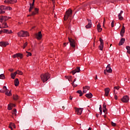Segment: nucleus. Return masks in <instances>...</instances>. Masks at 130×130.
Here are the masks:
<instances>
[{
    "label": "nucleus",
    "instance_id": "nucleus-23",
    "mask_svg": "<svg viewBox=\"0 0 130 130\" xmlns=\"http://www.w3.org/2000/svg\"><path fill=\"white\" fill-rule=\"evenodd\" d=\"M19 84H20V82H19V79L16 78L14 80V85L16 87H18L19 86Z\"/></svg>",
    "mask_w": 130,
    "mask_h": 130
},
{
    "label": "nucleus",
    "instance_id": "nucleus-45",
    "mask_svg": "<svg viewBox=\"0 0 130 130\" xmlns=\"http://www.w3.org/2000/svg\"><path fill=\"white\" fill-rule=\"evenodd\" d=\"M111 27H114V21H112L111 23Z\"/></svg>",
    "mask_w": 130,
    "mask_h": 130
},
{
    "label": "nucleus",
    "instance_id": "nucleus-58",
    "mask_svg": "<svg viewBox=\"0 0 130 130\" xmlns=\"http://www.w3.org/2000/svg\"><path fill=\"white\" fill-rule=\"evenodd\" d=\"M76 81H77V78H75V79L74 80L73 83H75V82H76Z\"/></svg>",
    "mask_w": 130,
    "mask_h": 130
},
{
    "label": "nucleus",
    "instance_id": "nucleus-46",
    "mask_svg": "<svg viewBox=\"0 0 130 130\" xmlns=\"http://www.w3.org/2000/svg\"><path fill=\"white\" fill-rule=\"evenodd\" d=\"M126 49H127V51H128V50H130V47L128 46H127L126 47Z\"/></svg>",
    "mask_w": 130,
    "mask_h": 130
},
{
    "label": "nucleus",
    "instance_id": "nucleus-64",
    "mask_svg": "<svg viewBox=\"0 0 130 130\" xmlns=\"http://www.w3.org/2000/svg\"><path fill=\"white\" fill-rule=\"evenodd\" d=\"M88 130H91V127H89Z\"/></svg>",
    "mask_w": 130,
    "mask_h": 130
},
{
    "label": "nucleus",
    "instance_id": "nucleus-15",
    "mask_svg": "<svg viewBox=\"0 0 130 130\" xmlns=\"http://www.w3.org/2000/svg\"><path fill=\"white\" fill-rule=\"evenodd\" d=\"M125 32V27H124V25H123L121 28V30L120 31V35L121 37H123V35H124Z\"/></svg>",
    "mask_w": 130,
    "mask_h": 130
},
{
    "label": "nucleus",
    "instance_id": "nucleus-13",
    "mask_svg": "<svg viewBox=\"0 0 130 130\" xmlns=\"http://www.w3.org/2000/svg\"><path fill=\"white\" fill-rule=\"evenodd\" d=\"M107 73H112V69H111V67L110 66V64L107 65L106 67V70Z\"/></svg>",
    "mask_w": 130,
    "mask_h": 130
},
{
    "label": "nucleus",
    "instance_id": "nucleus-34",
    "mask_svg": "<svg viewBox=\"0 0 130 130\" xmlns=\"http://www.w3.org/2000/svg\"><path fill=\"white\" fill-rule=\"evenodd\" d=\"M77 93H78V94H80V96L81 97V96H83V92H82V90H79L77 91Z\"/></svg>",
    "mask_w": 130,
    "mask_h": 130
},
{
    "label": "nucleus",
    "instance_id": "nucleus-27",
    "mask_svg": "<svg viewBox=\"0 0 130 130\" xmlns=\"http://www.w3.org/2000/svg\"><path fill=\"white\" fill-rule=\"evenodd\" d=\"M86 97L87 98H92V97H93V94H92V93L91 92H89V93H87L85 95Z\"/></svg>",
    "mask_w": 130,
    "mask_h": 130
},
{
    "label": "nucleus",
    "instance_id": "nucleus-56",
    "mask_svg": "<svg viewBox=\"0 0 130 130\" xmlns=\"http://www.w3.org/2000/svg\"><path fill=\"white\" fill-rule=\"evenodd\" d=\"M70 100H73V98H72V96H70Z\"/></svg>",
    "mask_w": 130,
    "mask_h": 130
},
{
    "label": "nucleus",
    "instance_id": "nucleus-30",
    "mask_svg": "<svg viewBox=\"0 0 130 130\" xmlns=\"http://www.w3.org/2000/svg\"><path fill=\"white\" fill-rule=\"evenodd\" d=\"M5 94L7 96H12V91H7L6 92Z\"/></svg>",
    "mask_w": 130,
    "mask_h": 130
},
{
    "label": "nucleus",
    "instance_id": "nucleus-3",
    "mask_svg": "<svg viewBox=\"0 0 130 130\" xmlns=\"http://www.w3.org/2000/svg\"><path fill=\"white\" fill-rule=\"evenodd\" d=\"M6 10H9V11H12V7H6L5 6H0V14H5V13H6V12L5 11H6ZM5 10V11H4Z\"/></svg>",
    "mask_w": 130,
    "mask_h": 130
},
{
    "label": "nucleus",
    "instance_id": "nucleus-44",
    "mask_svg": "<svg viewBox=\"0 0 130 130\" xmlns=\"http://www.w3.org/2000/svg\"><path fill=\"white\" fill-rule=\"evenodd\" d=\"M72 85L73 87H74V88H75V87H77V86H78V85L75 84V83H74V82L72 83Z\"/></svg>",
    "mask_w": 130,
    "mask_h": 130
},
{
    "label": "nucleus",
    "instance_id": "nucleus-19",
    "mask_svg": "<svg viewBox=\"0 0 130 130\" xmlns=\"http://www.w3.org/2000/svg\"><path fill=\"white\" fill-rule=\"evenodd\" d=\"M81 70H80V67H77L75 70L72 71V73L73 75H75L76 73H80V71Z\"/></svg>",
    "mask_w": 130,
    "mask_h": 130
},
{
    "label": "nucleus",
    "instance_id": "nucleus-51",
    "mask_svg": "<svg viewBox=\"0 0 130 130\" xmlns=\"http://www.w3.org/2000/svg\"><path fill=\"white\" fill-rule=\"evenodd\" d=\"M103 111L105 113V112H106V109H103Z\"/></svg>",
    "mask_w": 130,
    "mask_h": 130
},
{
    "label": "nucleus",
    "instance_id": "nucleus-55",
    "mask_svg": "<svg viewBox=\"0 0 130 130\" xmlns=\"http://www.w3.org/2000/svg\"><path fill=\"white\" fill-rule=\"evenodd\" d=\"M107 72V71L106 70H104V73L105 75H106Z\"/></svg>",
    "mask_w": 130,
    "mask_h": 130
},
{
    "label": "nucleus",
    "instance_id": "nucleus-48",
    "mask_svg": "<svg viewBox=\"0 0 130 130\" xmlns=\"http://www.w3.org/2000/svg\"><path fill=\"white\" fill-rule=\"evenodd\" d=\"M99 109H100V111L101 112H102V107H101V105H100Z\"/></svg>",
    "mask_w": 130,
    "mask_h": 130
},
{
    "label": "nucleus",
    "instance_id": "nucleus-8",
    "mask_svg": "<svg viewBox=\"0 0 130 130\" xmlns=\"http://www.w3.org/2000/svg\"><path fill=\"white\" fill-rule=\"evenodd\" d=\"M9 20V17L5 16H0V22L1 23L6 22V21Z\"/></svg>",
    "mask_w": 130,
    "mask_h": 130
},
{
    "label": "nucleus",
    "instance_id": "nucleus-26",
    "mask_svg": "<svg viewBox=\"0 0 130 130\" xmlns=\"http://www.w3.org/2000/svg\"><path fill=\"white\" fill-rule=\"evenodd\" d=\"M17 72H15L14 73H11V78L13 79V80L15 79L16 76L17 75Z\"/></svg>",
    "mask_w": 130,
    "mask_h": 130
},
{
    "label": "nucleus",
    "instance_id": "nucleus-53",
    "mask_svg": "<svg viewBox=\"0 0 130 130\" xmlns=\"http://www.w3.org/2000/svg\"><path fill=\"white\" fill-rule=\"evenodd\" d=\"M4 90L3 89H0V93H4Z\"/></svg>",
    "mask_w": 130,
    "mask_h": 130
},
{
    "label": "nucleus",
    "instance_id": "nucleus-9",
    "mask_svg": "<svg viewBox=\"0 0 130 130\" xmlns=\"http://www.w3.org/2000/svg\"><path fill=\"white\" fill-rule=\"evenodd\" d=\"M121 101L123 102L124 103H127L128 101H129V98L127 95L124 96L122 99H121Z\"/></svg>",
    "mask_w": 130,
    "mask_h": 130
},
{
    "label": "nucleus",
    "instance_id": "nucleus-47",
    "mask_svg": "<svg viewBox=\"0 0 130 130\" xmlns=\"http://www.w3.org/2000/svg\"><path fill=\"white\" fill-rule=\"evenodd\" d=\"M103 109H106V104H105V103H104V104H103Z\"/></svg>",
    "mask_w": 130,
    "mask_h": 130
},
{
    "label": "nucleus",
    "instance_id": "nucleus-62",
    "mask_svg": "<svg viewBox=\"0 0 130 130\" xmlns=\"http://www.w3.org/2000/svg\"><path fill=\"white\" fill-rule=\"evenodd\" d=\"M97 79H98V78L97 77V75H96L95 78V80H97Z\"/></svg>",
    "mask_w": 130,
    "mask_h": 130
},
{
    "label": "nucleus",
    "instance_id": "nucleus-1",
    "mask_svg": "<svg viewBox=\"0 0 130 130\" xmlns=\"http://www.w3.org/2000/svg\"><path fill=\"white\" fill-rule=\"evenodd\" d=\"M50 78V74L49 73H47L45 74H42L41 75V80L43 83H45V82H47L49 78Z\"/></svg>",
    "mask_w": 130,
    "mask_h": 130
},
{
    "label": "nucleus",
    "instance_id": "nucleus-49",
    "mask_svg": "<svg viewBox=\"0 0 130 130\" xmlns=\"http://www.w3.org/2000/svg\"><path fill=\"white\" fill-rule=\"evenodd\" d=\"M9 72H11V73L14 72V69H10L9 70Z\"/></svg>",
    "mask_w": 130,
    "mask_h": 130
},
{
    "label": "nucleus",
    "instance_id": "nucleus-35",
    "mask_svg": "<svg viewBox=\"0 0 130 130\" xmlns=\"http://www.w3.org/2000/svg\"><path fill=\"white\" fill-rule=\"evenodd\" d=\"M2 90H3L4 93H5V92H7L8 91V88H7V86H3Z\"/></svg>",
    "mask_w": 130,
    "mask_h": 130
},
{
    "label": "nucleus",
    "instance_id": "nucleus-36",
    "mask_svg": "<svg viewBox=\"0 0 130 130\" xmlns=\"http://www.w3.org/2000/svg\"><path fill=\"white\" fill-rule=\"evenodd\" d=\"M0 79H1L2 80L6 79V77H5V75H4V74L0 75Z\"/></svg>",
    "mask_w": 130,
    "mask_h": 130
},
{
    "label": "nucleus",
    "instance_id": "nucleus-39",
    "mask_svg": "<svg viewBox=\"0 0 130 130\" xmlns=\"http://www.w3.org/2000/svg\"><path fill=\"white\" fill-rule=\"evenodd\" d=\"M26 53H27V54L26 55L27 57H29V56H31V55H32L31 52L26 51Z\"/></svg>",
    "mask_w": 130,
    "mask_h": 130
},
{
    "label": "nucleus",
    "instance_id": "nucleus-12",
    "mask_svg": "<svg viewBox=\"0 0 130 130\" xmlns=\"http://www.w3.org/2000/svg\"><path fill=\"white\" fill-rule=\"evenodd\" d=\"M12 57H13V58H16V57H20V58H23V54H21L20 53H16L13 55Z\"/></svg>",
    "mask_w": 130,
    "mask_h": 130
},
{
    "label": "nucleus",
    "instance_id": "nucleus-52",
    "mask_svg": "<svg viewBox=\"0 0 130 130\" xmlns=\"http://www.w3.org/2000/svg\"><path fill=\"white\" fill-rule=\"evenodd\" d=\"M114 98H115V100H117V95H114Z\"/></svg>",
    "mask_w": 130,
    "mask_h": 130
},
{
    "label": "nucleus",
    "instance_id": "nucleus-50",
    "mask_svg": "<svg viewBox=\"0 0 130 130\" xmlns=\"http://www.w3.org/2000/svg\"><path fill=\"white\" fill-rule=\"evenodd\" d=\"M72 78H73V76H69L68 78L69 81H71V79H72Z\"/></svg>",
    "mask_w": 130,
    "mask_h": 130
},
{
    "label": "nucleus",
    "instance_id": "nucleus-33",
    "mask_svg": "<svg viewBox=\"0 0 130 130\" xmlns=\"http://www.w3.org/2000/svg\"><path fill=\"white\" fill-rule=\"evenodd\" d=\"M118 19H119V20H120L121 21L123 20V17H122V16H121V13H119L118 14Z\"/></svg>",
    "mask_w": 130,
    "mask_h": 130
},
{
    "label": "nucleus",
    "instance_id": "nucleus-32",
    "mask_svg": "<svg viewBox=\"0 0 130 130\" xmlns=\"http://www.w3.org/2000/svg\"><path fill=\"white\" fill-rule=\"evenodd\" d=\"M13 99L14 100H18V99H19V96L17 94L13 95Z\"/></svg>",
    "mask_w": 130,
    "mask_h": 130
},
{
    "label": "nucleus",
    "instance_id": "nucleus-43",
    "mask_svg": "<svg viewBox=\"0 0 130 130\" xmlns=\"http://www.w3.org/2000/svg\"><path fill=\"white\" fill-rule=\"evenodd\" d=\"M111 124L112 126H116V123L113 122H111Z\"/></svg>",
    "mask_w": 130,
    "mask_h": 130
},
{
    "label": "nucleus",
    "instance_id": "nucleus-10",
    "mask_svg": "<svg viewBox=\"0 0 130 130\" xmlns=\"http://www.w3.org/2000/svg\"><path fill=\"white\" fill-rule=\"evenodd\" d=\"M38 12H39V9L38 8H35V11L31 12L30 15H27V17L29 16H35V15H37L38 14Z\"/></svg>",
    "mask_w": 130,
    "mask_h": 130
},
{
    "label": "nucleus",
    "instance_id": "nucleus-37",
    "mask_svg": "<svg viewBox=\"0 0 130 130\" xmlns=\"http://www.w3.org/2000/svg\"><path fill=\"white\" fill-rule=\"evenodd\" d=\"M15 72H17V74L18 75H23V72L22 71H21L17 70Z\"/></svg>",
    "mask_w": 130,
    "mask_h": 130
},
{
    "label": "nucleus",
    "instance_id": "nucleus-7",
    "mask_svg": "<svg viewBox=\"0 0 130 130\" xmlns=\"http://www.w3.org/2000/svg\"><path fill=\"white\" fill-rule=\"evenodd\" d=\"M69 41L70 42V45L72 47H76V42L73 39L69 38Z\"/></svg>",
    "mask_w": 130,
    "mask_h": 130
},
{
    "label": "nucleus",
    "instance_id": "nucleus-60",
    "mask_svg": "<svg viewBox=\"0 0 130 130\" xmlns=\"http://www.w3.org/2000/svg\"><path fill=\"white\" fill-rule=\"evenodd\" d=\"M96 117H98L99 116V114H96Z\"/></svg>",
    "mask_w": 130,
    "mask_h": 130
},
{
    "label": "nucleus",
    "instance_id": "nucleus-2",
    "mask_svg": "<svg viewBox=\"0 0 130 130\" xmlns=\"http://www.w3.org/2000/svg\"><path fill=\"white\" fill-rule=\"evenodd\" d=\"M18 37H27L29 36V32L27 31L21 30L17 33Z\"/></svg>",
    "mask_w": 130,
    "mask_h": 130
},
{
    "label": "nucleus",
    "instance_id": "nucleus-57",
    "mask_svg": "<svg viewBox=\"0 0 130 130\" xmlns=\"http://www.w3.org/2000/svg\"><path fill=\"white\" fill-rule=\"evenodd\" d=\"M105 23V19H104L103 21V26H104V23Z\"/></svg>",
    "mask_w": 130,
    "mask_h": 130
},
{
    "label": "nucleus",
    "instance_id": "nucleus-40",
    "mask_svg": "<svg viewBox=\"0 0 130 130\" xmlns=\"http://www.w3.org/2000/svg\"><path fill=\"white\" fill-rule=\"evenodd\" d=\"M33 9H34V6H30V8L29 9L28 11L29 12H31V11H32V10H33Z\"/></svg>",
    "mask_w": 130,
    "mask_h": 130
},
{
    "label": "nucleus",
    "instance_id": "nucleus-29",
    "mask_svg": "<svg viewBox=\"0 0 130 130\" xmlns=\"http://www.w3.org/2000/svg\"><path fill=\"white\" fill-rule=\"evenodd\" d=\"M9 4H16L17 3V0H8L7 1Z\"/></svg>",
    "mask_w": 130,
    "mask_h": 130
},
{
    "label": "nucleus",
    "instance_id": "nucleus-18",
    "mask_svg": "<svg viewBox=\"0 0 130 130\" xmlns=\"http://www.w3.org/2000/svg\"><path fill=\"white\" fill-rule=\"evenodd\" d=\"M9 26L6 22H3L2 24H0V28L4 29V28H8Z\"/></svg>",
    "mask_w": 130,
    "mask_h": 130
},
{
    "label": "nucleus",
    "instance_id": "nucleus-22",
    "mask_svg": "<svg viewBox=\"0 0 130 130\" xmlns=\"http://www.w3.org/2000/svg\"><path fill=\"white\" fill-rule=\"evenodd\" d=\"M13 127H14V128H16V125H15L14 123L11 122L9 124V128L13 130Z\"/></svg>",
    "mask_w": 130,
    "mask_h": 130
},
{
    "label": "nucleus",
    "instance_id": "nucleus-17",
    "mask_svg": "<svg viewBox=\"0 0 130 130\" xmlns=\"http://www.w3.org/2000/svg\"><path fill=\"white\" fill-rule=\"evenodd\" d=\"M87 20L88 22V24L86 25L85 27L87 29H89L92 27V22H91V20L88 19H87Z\"/></svg>",
    "mask_w": 130,
    "mask_h": 130
},
{
    "label": "nucleus",
    "instance_id": "nucleus-42",
    "mask_svg": "<svg viewBox=\"0 0 130 130\" xmlns=\"http://www.w3.org/2000/svg\"><path fill=\"white\" fill-rule=\"evenodd\" d=\"M35 5V0H32V4H29V6H33L34 7V5Z\"/></svg>",
    "mask_w": 130,
    "mask_h": 130
},
{
    "label": "nucleus",
    "instance_id": "nucleus-20",
    "mask_svg": "<svg viewBox=\"0 0 130 130\" xmlns=\"http://www.w3.org/2000/svg\"><path fill=\"white\" fill-rule=\"evenodd\" d=\"M110 91V89L109 88H106L105 89V96H108L109 95V92Z\"/></svg>",
    "mask_w": 130,
    "mask_h": 130
},
{
    "label": "nucleus",
    "instance_id": "nucleus-31",
    "mask_svg": "<svg viewBox=\"0 0 130 130\" xmlns=\"http://www.w3.org/2000/svg\"><path fill=\"white\" fill-rule=\"evenodd\" d=\"M13 115L16 116L17 115V109H14L12 112Z\"/></svg>",
    "mask_w": 130,
    "mask_h": 130
},
{
    "label": "nucleus",
    "instance_id": "nucleus-28",
    "mask_svg": "<svg viewBox=\"0 0 130 130\" xmlns=\"http://www.w3.org/2000/svg\"><path fill=\"white\" fill-rule=\"evenodd\" d=\"M3 33H6L7 34H11L12 30H9L8 29H3Z\"/></svg>",
    "mask_w": 130,
    "mask_h": 130
},
{
    "label": "nucleus",
    "instance_id": "nucleus-11",
    "mask_svg": "<svg viewBox=\"0 0 130 130\" xmlns=\"http://www.w3.org/2000/svg\"><path fill=\"white\" fill-rule=\"evenodd\" d=\"M36 38L38 40H41L42 38V34H41V31H39L38 34H36Z\"/></svg>",
    "mask_w": 130,
    "mask_h": 130
},
{
    "label": "nucleus",
    "instance_id": "nucleus-4",
    "mask_svg": "<svg viewBox=\"0 0 130 130\" xmlns=\"http://www.w3.org/2000/svg\"><path fill=\"white\" fill-rule=\"evenodd\" d=\"M72 14H73V12L72 11V10H71V9H69L66 12V14L64 16V21H67V20H68V19H69V17H71V16H72Z\"/></svg>",
    "mask_w": 130,
    "mask_h": 130
},
{
    "label": "nucleus",
    "instance_id": "nucleus-16",
    "mask_svg": "<svg viewBox=\"0 0 130 130\" xmlns=\"http://www.w3.org/2000/svg\"><path fill=\"white\" fill-rule=\"evenodd\" d=\"M90 90V86H85L83 87V93H87V91Z\"/></svg>",
    "mask_w": 130,
    "mask_h": 130
},
{
    "label": "nucleus",
    "instance_id": "nucleus-25",
    "mask_svg": "<svg viewBox=\"0 0 130 130\" xmlns=\"http://www.w3.org/2000/svg\"><path fill=\"white\" fill-rule=\"evenodd\" d=\"M125 41V39H124V38H122V39L120 40V42H119V45L120 46L121 45H122L123 44V43H124Z\"/></svg>",
    "mask_w": 130,
    "mask_h": 130
},
{
    "label": "nucleus",
    "instance_id": "nucleus-59",
    "mask_svg": "<svg viewBox=\"0 0 130 130\" xmlns=\"http://www.w3.org/2000/svg\"><path fill=\"white\" fill-rule=\"evenodd\" d=\"M4 3H8V4H9V2H8V0H5V1H4Z\"/></svg>",
    "mask_w": 130,
    "mask_h": 130
},
{
    "label": "nucleus",
    "instance_id": "nucleus-24",
    "mask_svg": "<svg viewBox=\"0 0 130 130\" xmlns=\"http://www.w3.org/2000/svg\"><path fill=\"white\" fill-rule=\"evenodd\" d=\"M97 30L98 32H101L102 31V28H101V25L100 23H99L97 25Z\"/></svg>",
    "mask_w": 130,
    "mask_h": 130
},
{
    "label": "nucleus",
    "instance_id": "nucleus-61",
    "mask_svg": "<svg viewBox=\"0 0 130 130\" xmlns=\"http://www.w3.org/2000/svg\"><path fill=\"white\" fill-rule=\"evenodd\" d=\"M122 13H123V11H121L120 14H121V15H122Z\"/></svg>",
    "mask_w": 130,
    "mask_h": 130
},
{
    "label": "nucleus",
    "instance_id": "nucleus-14",
    "mask_svg": "<svg viewBox=\"0 0 130 130\" xmlns=\"http://www.w3.org/2000/svg\"><path fill=\"white\" fill-rule=\"evenodd\" d=\"M8 45H9L8 42H0V46L2 47H6Z\"/></svg>",
    "mask_w": 130,
    "mask_h": 130
},
{
    "label": "nucleus",
    "instance_id": "nucleus-21",
    "mask_svg": "<svg viewBox=\"0 0 130 130\" xmlns=\"http://www.w3.org/2000/svg\"><path fill=\"white\" fill-rule=\"evenodd\" d=\"M12 107H16V105L14 104H10L8 105V110H12Z\"/></svg>",
    "mask_w": 130,
    "mask_h": 130
},
{
    "label": "nucleus",
    "instance_id": "nucleus-5",
    "mask_svg": "<svg viewBox=\"0 0 130 130\" xmlns=\"http://www.w3.org/2000/svg\"><path fill=\"white\" fill-rule=\"evenodd\" d=\"M100 45L99 46V48L100 50H103L104 47V42H103V39L102 38H100Z\"/></svg>",
    "mask_w": 130,
    "mask_h": 130
},
{
    "label": "nucleus",
    "instance_id": "nucleus-63",
    "mask_svg": "<svg viewBox=\"0 0 130 130\" xmlns=\"http://www.w3.org/2000/svg\"><path fill=\"white\" fill-rule=\"evenodd\" d=\"M127 52H128V53H129V54H130V50H129L128 51H127Z\"/></svg>",
    "mask_w": 130,
    "mask_h": 130
},
{
    "label": "nucleus",
    "instance_id": "nucleus-38",
    "mask_svg": "<svg viewBox=\"0 0 130 130\" xmlns=\"http://www.w3.org/2000/svg\"><path fill=\"white\" fill-rule=\"evenodd\" d=\"M115 90H119V87L118 86H115L114 87V93L116 94L115 93Z\"/></svg>",
    "mask_w": 130,
    "mask_h": 130
},
{
    "label": "nucleus",
    "instance_id": "nucleus-6",
    "mask_svg": "<svg viewBox=\"0 0 130 130\" xmlns=\"http://www.w3.org/2000/svg\"><path fill=\"white\" fill-rule=\"evenodd\" d=\"M75 112L78 115H81L83 112V109L81 108H75Z\"/></svg>",
    "mask_w": 130,
    "mask_h": 130
},
{
    "label": "nucleus",
    "instance_id": "nucleus-54",
    "mask_svg": "<svg viewBox=\"0 0 130 130\" xmlns=\"http://www.w3.org/2000/svg\"><path fill=\"white\" fill-rule=\"evenodd\" d=\"M3 32H4V30H0V35L1 34H2Z\"/></svg>",
    "mask_w": 130,
    "mask_h": 130
},
{
    "label": "nucleus",
    "instance_id": "nucleus-41",
    "mask_svg": "<svg viewBox=\"0 0 130 130\" xmlns=\"http://www.w3.org/2000/svg\"><path fill=\"white\" fill-rule=\"evenodd\" d=\"M27 45H28V43L25 42L23 45V49H25V48H26V47L27 46Z\"/></svg>",
    "mask_w": 130,
    "mask_h": 130
}]
</instances>
